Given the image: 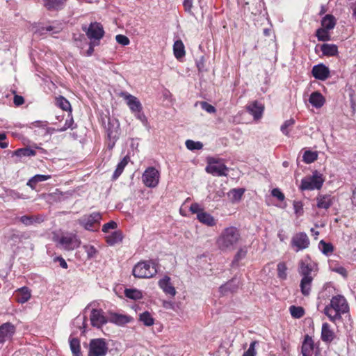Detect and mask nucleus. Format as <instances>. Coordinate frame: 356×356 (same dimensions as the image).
<instances>
[{"label": "nucleus", "instance_id": "4c0bfd02", "mask_svg": "<svg viewBox=\"0 0 356 356\" xmlns=\"http://www.w3.org/2000/svg\"><path fill=\"white\" fill-rule=\"evenodd\" d=\"M139 320L145 325L151 326L154 323V318L152 317L151 314L148 312H145L140 314Z\"/></svg>", "mask_w": 356, "mask_h": 356}, {"label": "nucleus", "instance_id": "3c124183", "mask_svg": "<svg viewBox=\"0 0 356 356\" xmlns=\"http://www.w3.org/2000/svg\"><path fill=\"white\" fill-rule=\"evenodd\" d=\"M6 197L12 199V200H18V199H26V197L22 194H20L19 192L9 189L6 191Z\"/></svg>", "mask_w": 356, "mask_h": 356}, {"label": "nucleus", "instance_id": "774afa93", "mask_svg": "<svg viewBox=\"0 0 356 356\" xmlns=\"http://www.w3.org/2000/svg\"><path fill=\"white\" fill-rule=\"evenodd\" d=\"M99 42H95V41H91L89 44V48L86 52V56H90L92 54L94 51V47L97 45Z\"/></svg>", "mask_w": 356, "mask_h": 356}, {"label": "nucleus", "instance_id": "6e6552de", "mask_svg": "<svg viewBox=\"0 0 356 356\" xmlns=\"http://www.w3.org/2000/svg\"><path fill=\"white\" fill-rule=\"evenodd\" d=\"M108 350V344L105 339H93L89 343L88 356H105Z\"/></svg>", "mask_w": 356, "mask_h": 356}, {"label": "nucleus", "instance_id": "c03bdc74", "mask_svg": "<svg viewBox=\"0 0 356 356\" xmlns=\"http://www.w3.org/2000/svg\"><path fill=\"white\" fill-rule=\"evenodd\" d=\"M327 29L319 28L316 30V36L319 41H328L330 40V35Z\"/></svg>", "mask_w": 356, "mask_h": 356}, {"label": "nucleus", "instance_id": "aec40b11", "mask_svg": "<svg viewBox=\"0 0 356 356\" xmlns=\"http://www.w3.org/2000/svg\"><path fill=\"white\" fill-rule=\"evenodd\" d=\"M312 75L316 79L321 81L327 79L330 76V70L327 67L323 64L314 65L312 68Z\"/></svg>", "mask_w": 356, "mask_h": 356}, {"label": "nucleus", "instance_id": "dca6fc26", "mask_svg": "<svg viewBox=\"0 0 356 356\" xmlns=\"http://www.w3.org/2000/svg\"><path fill=\"white\" fill-rule=\"evenodd\" d=\"M315 343L312 337L306 334L302 343L301 353L302 356H313Z\"/></svg>", "mask_w": 356, "mask_h": 356}, {"label": "nucleus", "instance_id": "37998d69", "mask_svg": "<svg viewBox=\"0 0 356 356\" xmlns=\"http://www.w3.org/2000/svg\"><path fill=\"white\" fill-rule=\"evenodd\" d=\"M321 252L325 255L331 254L334 251V247L330 243H326L321 240L319 243Z\"/></svg>", "mask_w": 356, "mask_h": 356}, {"label": "nucleus", "instance_id": "58836bf2", "mask_svg": "<svg viewBox=\"0 0 356 356\" xmlns=\"http://www.w3.org/2000/svg\"><path fill=\"white\" fill-rule=\"evenodd\" d=\"M56 105L63 111L72 113V108L70 102L63 96H60L56 98Z\"/></svg>", "mask_w": 356, "mask_h": 356}, {"label": "nucleus", "instance_id": "f3484780", "mask_svg": "<svg viewBox=\"0 0 356 356\" xmlns=\"http://www.w3.org/2000/svg\"><path fill=\"white\" fill-rule=\"evenodd\" d=\"M133 318L128 315L118 314L116 312H110L108 316V322L115 325L122 326L130 323Z\"/></svg>", "mask_w": 356, "mask_h": 356}, {"label": "nucleus", "instance_id": "f257e3e1", "mask_svg": "<svg viewBox=\"0 0 356 356\" xmlns=\"http://www.w3.org/2000/svg\"><path fill=\"white\" fill-rule=\"evenodd\" d=\"M316 270V264L309 258L299 261L298 273L302 276L300 287L302 294L305 296L310 294L312 282Z\"/></svg>", "mask_w": 356, "mask_h": 356}, {"label": "nucleus", "instance_id": "338daca9", "mask_svg": "<svg viewBox=\"0 0 356 356\" xmlns=\"http://www.w3.org/2000/svg\"><path fill=\"white\" fill-rule=\"evenodd\" d=\"M13 102L16 106H20L24 102V97L16 95L14 96Z\"/></svg>", "mask_w": 356, "mask_h": 356}, {"label": "nucleus", "instance_id": "4be33fe9", "mask_svg": "<svg viewBox=\"0 0 356 356\" xmlns=\"http://www.w3.org/2000/svg\"><path fill=\"white\" fill-rule=\"evenodd\" d=\"M67 0H44V7L49 11L60 10L65 6Z\"/></svg>", "mask_w": 356, "mask_h": 356}, {"label": "nucleus", "instance_id": "13d9d810", "mask_svg": "<svg viewBox=\"0 0 356 356\" xmlns=\"http://www.w3.org/2000/svg\"><path fill=\"white\" fill-rule=\"evenodd\" d=\"M115 40L118 43L123 46L128 45L130 42L129 39L127 36L120 34L116 35Z\"/></svg>", "mask_w": 356, "mask_h": 356}, {"label": "nucleus", "instance_id": "5fc2aeb1", "mask_svg": "<svg viewBox=\"0 0 356 356\" xmlns=\"http://www.w3.org/2000/svg\"><path fill=\"white\" fill-rule=\"evenodd\" d=\"M134 116L139 120L143 125L147 126L148 124L147 119L145 115L143 113V110L134 113Z\"/></svg>", "mask_w": 356, "mask_h": 356}, {"label": "nucleus", "instance_id": "052dcab7", "mask_svg": "<svg viewBox=\"0 0 356 356\" xmlns=\"http://www.w3.org/2000/svg\"><path fill=\"white\" fill-rule=\"evenodd\" d=\"M332 271L342 275L344 278H346L348 277V272L346 269L343 266H336L332 268Z\"/></svg>", "mask_w": 356, "mask_h": 356}, {"label": "nucleus", "instance_id": "e2e57ef3", "mask_svg": "<svg viewBox=\"0 0 356 356\" xmlns=\"http://www.w3.org/2000/svg\"><path fill=\"white\" fill-rule=\"evenodd\" d=\"M190 211L193 213H196L198 216V213L202 212L204 209L200 207V205L197 203H193L190 207Z\"/></svg>", "mask_w": 356, "mask_h": 356}, {"label": "nucleus", "instance_id": "bb28decb", "mask_svg": "<svg viewBox=\"0 0 356 356\" xmlns=\"http://www.w3.org/2000/svg\"><path fill=\"white\" fill-rule=\"evenodd\" d=\"M321 49L324 56H334L338 54V47L334 44H323L321 46Z\"/></svg>", "mask_w": 356, "mask_h": 356}, {"label": "nucleus", "instance_id": "c85d7f7f", "mask_svg": "<svg viewBox=\"0 0 356 356\" xmlns=\"http://www.w3.org/2000/svg\"><path fill=\"white\" fill-rule=\"evenodd\" d=\"M174 55L176 58L180 59L185 56V47L181 40H176L173 45Z\"/></svg>", "mask_w": 356, "mask_h": 356}, {"label": "nucleus", "instance_id": "9b49d317", "mask_svg": "<svg viewBox=\"0 0 356 356\" xmlns=\"http://www.w3.org/2000/svg\"><path fill=\"white\" fill-rule=\"evenodd\" d=\"M310 245V241L305 232L295 234L291 241V246L296 252L307 249Z\"/></svg>", "mask_w": 356, "mask_h": 356}, {"label": "nucleus", "instance_id": "72a5a7b5", "mask_svg": "<svg viewBox=\"0 0 356 356\" xmlns=\"http://www.w3.org/2000/svg\"><path fill=\"white\" fill-rule=\"evenodd\" d=\"M122 234L120 231H115L111 234L106 236V242L110 245H113L122 241Z\"/></svg>", "mask_w": 356, "mask_h": 356}, {"label": "nucleus", "instance_id": "2eb2a0df", "mask_svg": "<svg viewBox=\"0 0 356 356\" xmlns=\"http://www.w3.org/2000/svg\"><path fill=\"white\" fill-rule=\"evenodd\" d=\"M120 97L126 101L127 104L133 113L136 111H139L140 110H143L142 104L136 97L128 93L127 92H122L120 93Z\"/></svg>", "mask_w": 356, "mask_h": 356}, {"label": "nucleus", "instance_id": "680f3d73", "mask_svg": "<svg viewBox=\"0 0 356 356\" xmlns=\"http://www.w3.org/2000/svg\"><path fill=\"white\" fill-rule=\"evenodd\" d=\"M271 194L280 201H283L284 200V195L279 188H273L271 191Z\"/></svg>", "mask_w": 356, "mask_h": 356}, {"label": "nucleus", "instance_id": "39448f33", "mask_svg": "<svg viewBox=\"0 0 356 356\" xmlns=\"http://www.w3.org/2000/svg\"><path fill=\"white\" fill-rule=\"evenodd\" d=\"M156 273V264L152 261L139 262L133 268V275L138 278H150Z\"/></svg>", "mask_w": 356, "mask_h": 356}, {"label": "nucleus", "instance_id": "a211bd4d", "mask_svg": "<svg viewBox=\"0 0 356 356\" xmlns=\"http://www.w3.org/2000/svg\"><path fill=\"white\" fill-rule=\"evenodd\" d=\"M247 110L254 120H259L264 111V105L258 101H254L247 106Z\"/></svg>", "mask_w": 356, "mask_h": 356}, {"label": "nucleus", "instance_id": "f8f14e48", "mask_svg": "<svg viewBox=\"0 0 356 356\" xmlns=\"http://www.w3.org/2000/svg\"><path fill=\"white\" fill-rule=\"evenodd\" d=\"M83 30L86 31L88 38L95 42L100 40L104 35L103 26L98 22L91 23L88 29L85 27Z\"/></svg>", "mask_w": 356, "mask_h": 356}, {"label": "nucleus", "instance_id": "c9c22d12", "mask_svg": "<svg viewBox=\"0 0 356 356\" xmlns=\"http://www.w3.org/2000/svg\"><path fill=\"white\" fill-rule=\"evenodd\" d=\"M244 192L243 188H234L229 192L228 195L232 202H237L241 200Z\"/></svg>", "mask_w": 356, "mask_h": 356}, {"label": "nucleus", "instance_id": "423d86ee", "mask_svg": "<svg viewBox=\"0 0 356 356\" xmlns=\"http://www.w3.org/2000/svg\"><path fill=\"white\" fill-rule=\"evenodd\" d=\"M207 172L218 177L227 176L228 168L221 159L209 158L208 164L206 167Z\"/></svg>", "mask_w": 356, "mask_h": 356}, {"label": "nucleus", "instance_id": "0e129e2a", "mask_svg": "<svg viewBox=\"0 0 356 356\" xmlns=\"http://www.w3.org/2000/svg\"><path fill=\"white\" fill-rule=\"evenodd\" d=\"M48 122L47 121H35L31 124V129L39 127L45 129L47 127Z\"/></svg>", "mask_w": 356, "mask_h": 356}, {"label": "nucleus", "instance_id": "2f4dec72", "mask_svg": "<svg viewBox=\"0 0 356 356\" xmlns=\"http://www.w3.org/2000/svg\"><path fill=\"white\" fill-rule=\"evenodd\" d=\"M238 284L239 282L236 279H232L220 287V292L222 293L227 291L234 292L238 289Z\"/></svg>", "mask_w": 356, "mask_h": 356}, {"label": "nucleus", "instance_id": "4468645a", "mask_svg": "<svg viewBox=\"0 0 356 356\" xmlns=\"http://www.w3.org/2000/svg\"><path fill=\"white\" fill-rule=\"evenodd\" d=\"M90 320L92 326L100 328L107 322L108 318L104 316V313L102 309H92L90 315Z\"/></svg>", "mask_w": 356, "mask_h": 356}, {"label": "nucleus", "instance_id": "8fccbe9b", "mask_svg": "<svg viewBox=\"0 0 356 356\" xmlns=\"http://www.w3.org/2000/svg\"><path fill=\"white\" fill-rule=\"evenodd\" d=\"M246 248H240L236 252L233 261L232 265H237V264L243 259H244L247 254Z\"/></svg>", "mask_w": 356, "mask_h": 356}, {"label": "nucleus", "instance_id": "c756f323", "mask_svg": "<svg viewBox=\"0 0 356 356\" xmlns=\"http://www.w3.org/2000/svg\"><path fill=\"white\" fill-rule=\"evenodd\" d=\"M322 28L331 30L336 25V19L332 15H326L321 20Z\"/></svg>", "mask_w": 356, "mask_h": 356}, {"label": "nucleus", "instance_id": "20e7f679", "mask_svg": "<svg viewBox=\"0 0 356 356\" xmlns=\"http://www.w3.org/2000/svg\"><path fill=\"white\" fill-rule=\"evenodd\" d=\"M324 181L323 175L315 170L312 172V175L302 179L299 188L301 191L319 190L322 188Z\"/></svg>", "mask_w": 356, "mask_h": 356}, {"label": "nucleus", "instance_id": "393cba45", "mask_svg": "<svg viewBox=\"0 0 356 356\" xmlns=\"http://www.w3.org/2000/svg\"><path fill=\"white\" fill-rule=\"evenodd\" d=\"M309 103L315 108H321L325 103V98L319 92H314L309 99Z\"/></svg>", "mask_w": 356, "mask_h": 356}, {"label": "nucleus", "instance_id": "79ce46f5", "mask_svg": "<svg viewBox=\"0 0 356 356\" xmlns=\"http://www.w3.org/2000/svg\"><path fill=\"white\" fill-rule=\"evenodd\" d=\"M289 312L292 317L295 318H300L305 314V310L302 307L292 305L289 307Z\"/></svg>", "mask_w": 356, "mask_h": 356}, {"label": "nucleus", "instance_id": "a19ab883", "mask_svg": "<svg viewBox=\"0 0 356 356\" xmlns=\"http://www.w3.org/2000/svg\"><path fill=\"white\" fill-rule=\"evenodd\" d=\"M302 158L305 163H312L318 159V154L316 152L307 150L305 152Z\"/></svg>", "mask_w": 356, "mask_h": 356}, {"label": "nucleus", "instance_id": "ddd939ff", "mask_svg": "<svg viewBox=\"0 0 356 356\" xmlns=\"http://www.w3.org/2000/svg\"><path fill=\"white\" fill-rule=\"evenodd\" d=\"M16 332V327L11 323L6 322L0 325V343L11 341Z\"/></svg>", "mask_w": 356, "mask_h": 356}, {"label": "nucleus", "instance_id": "7c9ffc66", "mask_svg": "<svg viewBox=\"0 0 356 356\" xmlns=\"http://www.w3.org/2000/svg\"><path fill=\"white\" fill-rule=\"evenodd\" d=\"M130 159L129 156H125L118 164L117 168L113 175V179H117L122 173L125 166L128 164Z\"/></svg>", "mask_w": 356, "mask_h": 356}, {"label": "nucleus", "instance_id": "ea45409f", "mask_svg": "<svg viewBox=\"0 0 356 356\" xmlns=\"http://www.w3.org/2000/svg\"><path fill=\"white\" fill-rule=\"evenodd\" d=\"M76 128V124H74V120L72 115V113H68V119L65 120V124L63 127L58 128V132H63L66 131L68 129H74Z\"/></svg>", "mask_w": 356, "mask_h": 356}, {"label": "nucleus", "instance_id": "412c9836", "mask_svg": "<svg viewBox=\"0 0 356 356\" xmlns=\"http://www.w3.org/2000/svg\"><path fill=\"white\" fill-rule=\"evenodd\" d=\"M321 339L323 342L330 343L335 338V334L327 323H323L321 328Z\"/></svg>", "mask_w": 356, "mask_h": 356}, {"label": "nucleus", "instance_id": "49530a36", "mask_svg": "<svg viewBox=\"0 0 356 356\" xmlns=\"http://www.w3.org/2000/svg\"><path fill=\"white\" fill-rule=\"evenodd\" d=\"M287 267L284 262H280L277 266V277L281 280H286L287 277Z\"/></svg>", "mask_w": 356, "mask_h": 356}, {"label": "nucleus", "instance_id": "f704fd0d", "mask_svg": "<svg viewBox=\"0 0 356 356\" xmlns=\"http://www.w3.org/2000/svg\"><path fill=\"white\" fill-rule=\"evenodd\" d=\"M36 154V152L29 147H24L17 149L13 152V155H15L17 157H29L33 156Z\"/></svg>", "mask_w": 356, "mask_h": 356}, {"label": "nucleus", "instance_id": "de8ad7c7", "mask_svg": "<svg viewBox=\"0 0 356 356\" xmlns=\"http://www.w3.org/2000/svg\"><path fill=\"white\" fill-rule=\"evenodd\" d=\"M295 120L293 118L286 120L280 127V130L283 134L289 136V128L293 126Z\"/></svg>", "mask_w": 356, "mask_h": 356}, {"label": "nucleus", "instance_id": "1a4fd4ad", "mask_svg": "<svg viewBox=\"0 0 356 356\" xmlns=\"http://www.w3.org/2000/svg\"><path fill=\"white\" fill-rule=\"evenodd\" d=\"M54 241L57 243L59 248L67 250H74L80 245V241L76 235L72 234H67L60 237L57 236L54 238Z\"/></svg>", "mask_w": 356, "mask_h": 356}, {"label": "nucleus", "instance_id": "603ef678", "mask_svg": "<svg viewBox=\"0 0 356 356\" xmlns=\"http://www.w3.org/2000/svg\"><path fill=\"white\" fill-rule=\"evenodd\" d=\"M84 249L88 259L95 258L96 257L97 251L94 246L90 245H84Z\"/></svg>", "mask_w": 356, "mask_h": 356}, {"label": "nucleus", "instance_id": "6ab92c4d", "mask_svg": "<svg viewBox=\"0 0 356 356\" xmlns=\"http://www.w3.org/2000/svg\"><path fill=\"white\" fill-rule=\"evenodd\" d=\"M158 284L165 294L170 295L172 297H174L176 295V289L170 282V277L167 275L164 276L159 281Z\"/></svg>", "mask_w": 356, "mask_h": 356}, {"label": "nucleus", "instance_id": "4d7b16f0", "mask_svg": "<svg viewBox=\"0 0 356 356\" xmlns=\"http://www.w3.org/2000/svg\"><path fill=\"white\" fill-rule=\"evenodd\" d=\"M293 206L296 215L300 216L303 213V204L300 201H294Z\"/></svg>", "mask_w": 356, "mask_h": 356}, {"label": "nucleus", "instance_id": "09e8293b", "mask_svg": "<svg viewBox=\"0 0 356 356\" xmlns=\"http://www.w3.org/2000/svg\"><path fill=\"white\" fill-rule=\"evenodd\" d=\"M186 147L189 150H199L201 149L203 147V145L201 142L199 141H193L192 140H187L185 143Z\"/></svg>", "mask_w": 356, "mask_h": 356}, {"label": "nucleus", "instance_id": "a18cd8bd", "mask_svg": "<svg viewBox=\"0 0 356 356\" xmlns=\"http://www.w3.org/2000/svg\"><path fill=\"white\" fill-rule=\"evenodd\" d=\"M124 294L127 298L133 300H139L142 298V293L137 289H127Z\"/></svg>", "mask_w": 356, "mask_h": 356}, {"label": "nucleus", "instance_id": "473e14b6", "mask_svg": "<svg viewBox=\"0 0 356 356\" xmlns=\"http://www.w3.org/2000/svg\"><path fill=\"white\" fill-rule=\"evenodd\" d=\"M51 178V175H36L31 177L27 182V186L32 189H35L36 184L48 180Z\"/></svg>", "mask_w": 356, "mask_h": 356}, {"label": "nucleus", "instance_id": "9d476101", "mask_svg": "<svg viewBox=\"0 0 356 356\" xmlns=\"http://www.w3.org/2000/svg\"><path fill=\"white\" fill-rule=\"evenodd\" d=\"M142 181L148 188H155L159 185L160 172L154 167H148L142 175Z\"/></svg>", "mask_w": 356, "mask_h": 356}, {"label": "nucleus", "instance_id": "a878e982", "mask_svg": "<svg viewBox=\"0 0 356 356\" xmlns=\"http://www.w3.org/2000/svg\"><path fill=\"white\" fill-rule=\"evenodd\" d=\"M316 202L319 209H327L332 204V197L329 195H318Z\"/></svg>", "mask_w": 356, "mask_h": 356}, {"label": "nucleus", "instance_id": "f03ea898", "mask_svg": "<svg viewBox=\"0 0 356 356\" xmlns=\"http://www.w3.org/2000/svg\"><path fill=\"white\" fill-rule=\"evenodd\" d=\"M349 312V306L345 297L342 295L333 296L329 305L324 308L323 313L332 323L341 319V316Z\"/></svg>", "mask_w": 356, "mask_h": 356}, {"label": "nucleus", "instance_id": "e433bc0d", "mask_svg": "<svg viewBox=\"0 0 356 356\" xmlns=\"http://www.w3.org/2000/svg\"><path fill=\"white\" fill-rule=\"evenodd\" d=\"M70 346L74 356H81L80 341L77 338H72L70 339Z\"/></svg>", "mask_w": 356, "mask_h": 356}, {"label": "nucleus", "instance_id": "6e6d98bb", "mask_svg": "<svg viewBox=\"0 0 356 356\" xmlns=\"http://www.w3.org/2000/svg\"><path fill=\"white\" fill-rule=\"evenodd\" d=\"M257 343V341H252L249 348L243 353V356H255L256 355V350H255V346Z\"/></svg>", "mask_w": 356, "mask_h": 356}, {"label": "nucleus", "instance_id": "bf43d9fd", "mask_svg": "<svg viewBox=\"0 0 356 356\" xmlns=\"http://www.w3.org/2000/svg\"><path fill=\"white\" fill-rule=\"evenodd\" d=\"M117 227V223L114 221H110L104 224L102 227L103 232H108L109 229H114Z\"/></svg>", "mask_w": 356, "mask_h": 356}, {"label": "nucleus", "instance_id": "cd10ccee", "mask_svg": "<svg viewBox=\"0 0 356 356\" xmlns=\"http://www.w3.org/2000/svg\"><path fill=\"white\" fill-rule=\"evenodd\" d=\"M19 220L24 225L29 226L34 223H40L43 222L44 218L42 216H23L20 217Z\"/></svg>", "mask_w": 356, "mask_h": 356}, {"label": "nucleus", "instance_id": "7ed1b4c3", "mask_svg": "<svg viewBox=\"0 0 356 356\" xmlns=\"http://www.w3.org/2000/svg\"><path fill=\"white\" fill-rule=\"evenodd\" d=\"M240 239L239 230L235 227H229L222 231L216 244L222 251H232L235 249Z\"/></svg>", "mask_w": 356, "mask_h": 356}, {"label": "nucleus", "instance_id": "69168bd1", "mask_svg": "<svg viewBox=\"0 0 356 356\" xmlns=\"http://www.w3.org/2000/svg\"><path fill=\"white\" fill-rule=\"evenodd\" d=\"M193 0H184L183 6L186 12L191 14Z\"/></svg>", "mask_w": 356, "mask_h": 356}, {"label": "nucleus", "instance_id": "0eeeda50", "mask_svg": "<svg viewBox=\"0 0 356 356\" xmlns=\"http://www.w3.org/2000/svg\"><path fill=\"white\" fill-rule=\"evenodd\" d=\"M102 215L99 212H94L89 215H84L78 220V222L86 230L95 231L98 229Z\"/></svg>", "mask_w": 356, "mask_h": 356}, {"label": "nucleus", "instance_id": "864d4df0", "mask_svg": "<svg viewBox=\"0 0 356 356\" xmlns=\"http://www.w3.org/2000/svg\"><path fill=\"white\" fill-rule=\"evenodd\" d=\"M200 106L203 110H204L209 113H214L216 111V108L211 104L207 103V102H201Z\"/></svg>", "mask_w": 356, "mask_h": 356}, {"label": "nucleus", "instance_id": "5701e85b", "mask_svg": "<svg viewBox=\"0 0 356 356\" xmlns=\"http://www.w3.org/2000/svg\"><path fill=\"white\" fill-rule=\"evenodd\" d=\"M31 291L27 287H22L17 289L15 293V298L19 303L26 302L31 298Z\"/></svg>", "mask_w": 356, "mask_h": 356}, {"label": "nucleus", "instance_id": "b1692460", "mask_svg": "<svg viewBox=\"0 0 356 356\" xmlns=\"http://www.w3.org/2000/svg\"><path fill=\"white\" fill-rule=\"evenodd\" d=\"M197 218L201 223L209 227L214 226L216 224V220L214 219V218L211 214L204 211L200 212V213H198Z\"/></svg>", "mask_w": 356, "mask_h": 356}]
</instances>
